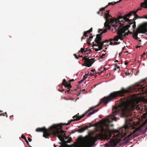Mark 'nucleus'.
<instances>
[{
    "label": "nucleus",
    "mask_w": 147,
    "mask_h": 147,
    "mask_svg": "<svg viewBox=\"0 0 147 147\" xmlns=\"http://www.w3.org/2000/svg\"><path fill=\"white\" fill-rule=\"evenodd\" d=\"M109 126V125H107V128L106 129L102 127L100 133L96 137H93L90 135L85 137L82 144V147H91L94 144L97 139L102 140H108L111 137V133H117V134L115 136V139L117 140H121L122 138L125 135L126 131L129 128L128 126L125 125L120 129V132L116 130H111L107 128Z\"/></svg>",
    "instance_id": "obj_1"
},
{
    "label": "nucleus",
    "mask_w": 147,
    "mask_h": 147,
    "mask_svg": "<svg viewBox=\"0 0 147 147\" xmlns=\"http://www.w3.org/2000/svg\"><path fill=\"white\" fill-rule=\"evenodd\" d=\"M129 91L127 89L122 88L121 90L118 91L114 92H111L109 96L105 97L100 100L99 104L97 105L90 107L88 110V111H89L98 107L99 105L103 103L104 105L107 104L109 102L112 100L114 98L117 97H122L124 96V94L126 93H128Z\"/></svg>",
    "instance_id": "obj_2"
},
{
    "label": "nucleus",
    "mask_w": 147,
    "mask_h": 147,
    "mask_svg": "<svg viewBox=\"0 0 147 147\" xmlns=\"http://www.w3.org/2000/svg\"><path fill=\"white\" fill-rule=\"evenodd\" d=\"M137 108V106L134 103L126 102L124 101L118 107H113L112 110V113L113 115H115L121 112L123 114H124L126 112L134 110Z\"/></svg>",
    "instance_id": "obj_3"
},
{
    "label": "nucleus",
    "mask_w": 147,
    "mask_h": 147,
    "mask_svg": "<svg viewBox=\"0 0 147 147\" xmlns=\"http://www.w3.org/2000/svg\"><path fill=\"white\" fill-rule=\"evenodd\" d=\"M57 127V125H52L48 129L45 127L38 128L36 129V131L37 132H43V136L46 138H49V136L52 134L54 136L61 139L62 136L60 135L61 133L59 131Z\"/></svg>",
    "instance_id": "obj_4"
},
{
    "label": "nucleus",
    "mask_w": 147,
    "mask_h": 147,
    "mask_svg": "<svg viewBox=\"0 0 147 147\" xmlns=\"http://www.w3.org/2000/svg\"><path fill=\"white\" fill-rule=\"evenodd\" d=\"M147 32V22H143L139 25L136 30H133V34L131 32H129L130 34H133V37L136 39L138 38L137 35L138 34H145Z\"/></svg>",
    "instance_id": "obj_5"
},
{
    "label": "nucleus",
    "mask_w": 147,
    "mask_h": 147,
    "mask_svg": "<svg viewBox=\"0 0 147 147\" xmlns=\"http://www.w3.org/2000/svg\"><path fill=\"white\" fill-rule=\"evenodd\" d=\"M125 24L121 23V22L119 23L118 24V25L119 24V26L117 27V26L116 27L117 29H115V31L118 30L117 34L119 36V38L120 39L122 40L123 39L124 37H125L126 35H127L129 34L130 31L128 30L127 32L125 33L124 34H123L124 33L125 31L127 30L128 28L131 25L130 24H127V25L123 26L122 28H119L121 26H123Z\"/></svg>",
    "instance_id": "obj_6"
},
{
    "label": "nucleus",
    "mask_w": 147,
    "mask_h": 147,
    "mask_svg": "<svg viewBox=\"0 0 147 147\" xmlns=\"http://www.w3.org/2000/svg\"><path fill=\"white\" fill-rule=\"evenodd\" d=\"M132 14V12H130L128 13L127 14H126L123 16H118V23L120 22L119 20L121 19H123V20H121L122 23L125 22H127V24H133L132 27L134 28H135L136 27V22L134 21V18L131 20H129L127 17L130 16Z\"/></svg>",
    "instance_id": "obj_7"
},
{
    "label": "nucleus",
    "mask_w": 147,
    "mask_h": 147,
    "mask_svg": "<svg viewBox=\"0 0 147 147\" xmlns=\"http://www.w3.org/2000/svg\"><path fill=\"white\" fill-rule=\"evenodd\" d=\"M60 131H59L61 132V134L60 135L62 136V139H59L61 141L63 142V144L59 146V147H72V145H69L67 144V143H70L72 139L71 137H70L69 138L68 137H66L65 136V134H64L65 131L60 129Z\"/></svg>",
    "instance_id": "obj_8"
},
{
    "label": "nucleus",
    "mask_w": 147,
    "mask_h": 147,
    "mask_svg": "<svg viewBox=\"0 0 147 147\" xmlns=\"http://www.w3.org/2000/svg\"><path fill=\"white\" fill-rule=\"evenodd\" d=\"M109 10L106 11V13L104 14V18L106 20V21H109L110 23H111V24L113 27L114 29H117L116 28V27L118 26V18H115L114 19L111 18H109L110 17H112L111 15L109 13Z\"/></svg>",
    "instance_id": "obj_9"
},
{
    "label": "nucleus",
    "mask_w": 147,
    "mask_h": 147,
    "mask_svg": "<svg viewBox=\"0 0 147 147\" xmlns=\"http://www.w3.org/2000/svg\"><path fill=\"white\" fill-rule=\"evenodd\" d=\"M116 120V118L114 116L112 115L109 116L105 119H103V122L104 123H110L112 122L113 120Z\"/></svg>",
    "instance_id": "obj_10"
},
{
    "label": "nucleus",
    "mask_w": 147,
    "mask_h": 147,
    "mask_svg": "<svg viewBox=\"0 0 147 147\" xmlns=\"http://www.w3.org/2000/svg\"><path fill=\"white\" fill-rule=\"evenodd\" d=\"M116 144L114 140L111 139L108 143L105 144V146L107 147H114Z\"/></svg>",
    "instance_id": "obj_11"
},
{
    "label": "nucleus",
    "mask_w": 147,
    "mask_h": 147,
    "mask_svg": "<svg viewBox=\"0 0 147 147\" xmlns=\"http://www.w3.org/2000/svg\"><path fill=\"white\" fill-rule=\"evenodd\" d=\"M75 121V120L74 119H71L70 121H68V123H63V124L61 123L60 125H56L58 127L57 128H58V130H59V131H60L61 130H61H62V126H61V125H69L70 123H71V121Z\"/></svg>",
    "instance_id": "obj_12"
},
{
    "label": "nucleus",
    "mask_w": 147,
    "mask_h": 147,
    "mask_svg": "<svg viewBox=\"0 0 147 147\" xmlns=\"http://www.w3.org/2000/svg\"><path fill=\"white\" fill-rule=\"evenodd\" d=\"M82 59L83 60H84V62L85 63H92L93 64L94 62V58L89 59L84 57H83Z\"/></svg>",
    "instance_id": "obj_13"
},
{
    "label": "nucleus",
    "mask_w": 147,
    "mask_h": 147,
    "mask_svg": "<svg viewBox=\"0 0 147 147\" xmlns=\"http://www.w3.org/2000/svg\"><path fill=\"white\" fill-rule=\"evenodd\" d=\"M102 35L100 33L96 35V37L94 40V41L96 43H97L98 42L101 41L102 37Z\"/></svg>",
    "instance_id": "obj_14"
},
{
    "label": "nucleus",
    "mask_w": 147,
    "mask_h": 147,
    "mask_svg": "<svg viewBox=\"0 0 147 147\" xmlns=\"http://www.w3.org/2000/svg\"><path fill=\"white\" fill-rule=\"evenodd\" d=\"M138 90H141L143 92H147V85H146L145 86H143L142 85H141Z\"/></svg>",
    "instance_id": "obj_15"
},
{
    "label": "nucleus",
    "mask_w": 147,
    "mask_h": 147,
    "mask_svg": "<svg viewBox=\"0 0 147 147\" xmlns=\"http://www.w3.org/2000/svg\"><path fill=\"white\" fill-rule=\"evenodd\" d=\"M140 7L147 8V0H145L143 2L141 3Z\"/></svg>",
    "instance_id": "obj_16"
},
{
    "label": "nucleus",
    "mask_w": 147,
    "mask_h": 147,
    "mask_svg": "<svg viewBox=\"0 0 147 147\" xmlns=\"http://www.w3.org/2000/svg\"><path fill=\"white\" fill-rule=\"evenodd\" d=\"M85 116V114H83L80 116H77L76 115L74 116L73 117L74 119L75 120V121H78L80 120L83 117Z\"/></svg>",
    "instance_id": "obj_17"
},
{
    "label": "nucleus",
    "mask_w": 147,
    "mask_h": 147,
    "mask_svg": "<svg viewBox=\"0 0 147 147\" xmlns=\"http://www.w3.org/2000/svg\"><path fill=\"white\" fill-rule=\"evenodd\" d=\"M109 23L111 24L109 21H106L104 23V26L105 28L108 29H111V26L109 25Z\"/></svg>",
    "instance_id": "obj_18"
},
{
    "label": "nucleus",
    "mask_w": 147,
    "mask_h": 147,
    "mask_svg": "<svg viewBox=\"0 0 147 147\" xmlns=\"http://www.w3.org/2000/svg\"><path fill=\"white\" fill-rule=\"evenodd\" d=\"M96 44H95V46H104L105 47H106L107 46H108L109 45H104V42H101V41L98 42H97V43H96Z\"/></svg>",
    "instance_id": "obj_19"
},
{
    "label": "nucleus",
    "mask_w": 147,
    "mask_h": 147,
    "mask_svg": "<svg viewBox=\"0 0 147 147\" xmlns=\"http://www.w3.org/2000/svg\"><path fill=\"white\" fill-rule=\"evenodd\" d=\"M99 110L98 109H97L94 110H93L92 112H91L88 113V115H87V116L88 117H89L91 115H92L96 112H97Z\"/></svg>",
    "instance_id": "obj_20"
},
{
    "label": "nucleus",
    "mask_w": 147,
    "mask_h": 147,
    "mask_svg": "<svg viewBox=\"0 0 147 147\" xmlns=\"http://www.w3.org/2000/svg\"><path fill=\"white\" fill-rule=\"evenodd\" d=\"M122 1V0H119V1H117V2H111V3H108V4L106 6H105V7H107L108 6L110 5H115V4L117 3H119V2H120L121 1Z\"/></svg>",
    "instance_id": "obj_21"
},
{
    "label": "nucleus",
    "mask_w": 147,
    "mask_h": 147,
    "mask_svg": "<svg viewBox=\"0 0 147 147\" xmlns=\"http://www.w3.org/2000/svg\"><path fill=\"white\" fill-rule=\"evenodd\" d=\"M107 30L106 29H105L103 31H102V30L101 29H99L98 31V32L101 34L102 35L103 33H105L107 31Z\"/></svg>",
    "instance_id": "obj_22"
},
{
    "label": "nucleus",
    "mask_w": 147,
    "mask_h": 147,
    "mask_svg": "<svg viewBox=\"0 0 147 147\" xmlns=\"http://www.w3.org/2000/svg\"><path fill=\"white\" fill-rule=\"evenodd\" d=\"M92 64V63H85L82 64V66H86L88 67H90L91 66Z\"/></svg>",
    "instance_id": "obj_23"
},
{
    "label": "nucleus",
    "mask_w": 147,
    "mask_h": 147,
    "mask_svg": "<svg viewBox=\"0 0 147 147\" xmlns=\"http://www.w3.org/2000/svg\"><path fill=\"white\" fill-rule=\"evenodd\" d=\"M65 87V88H67L68 89H69L71 88L72 87L71 86V84L70 83L68 84L67 83L66 84L64 85Z\"/></svg>",
    "instance_id": "obj_24"
},
{
    "label": "nucleus",
    "mask_w": 147,
    "mask_h": 147,
    "mask_svg": "<svg viewBox=\"0 0 147 147\" xmlns=\"http://www.w3.org/2000/svg\"><path fill=\"white\" fill-rule=\"evenodd\" d=\"M6 116L7 117V115L6 112L4 113H3V111H1L0 110V116Z\"/></svg>",
    "instance_id": "obj_25"
},
{
    "label": "nucleus",
    "mask_w": 147,
    "mask_h": 147,
    "mask_svg": "<svg viewBox=\"0 0 147 147\" xmlns=\"http://www.w3.org/2000/svg\"><path fill=\"white\" fill-rule=\"evenodd\" d=\"M75 131H76L79 133H82L84 131V130H83V129L82 128L80 129L75 130Z\"/></svg>",
    "instance_id": "obj_26"
},
{
    "label": "nucleus",
    "mask_w": 147,
    "mask_h": 147,
    "mask_svg": "<svg viewBox=\"0 0 147 147\" xmlns=\"http://www.w3.org/2000/svg\"><path fill=\"white\" fill-rule=\"evenodd\" d=\"M118 36H115L113 40L114 41H118V40L119 39V36L118 35Z\"/></svg>",
    "instance_id": "obj_27"
},
{
    "label": "nucleus",
    "mask_w": 147,
    "mask_h": 147,
    "mask_svg": "<svg viewBox=\"0 0 147 147\" xmlns=\"http://www.w3.org/2000/svg\"><path fill=\"white\" fill-rule=\"evenodd\" d=\"M67 83L65 79H63V82L62 83V84H61V85H63L64 86V85H65V84H67Z\"/></svg>",
    "instance_id": "obj_28"
},
{
    "label": "nucleus",
    "mask_w": 147,
    "mask_h": 147,
    "mask_svg": "<svg viewBox=\"0 0 147 147\" xmlns=\"http://www.w3.org/2000/svg\"><path fill=\"white\" fill-rule=\"evenodd\" d=\"M135 19H134V21H135V20L137 18H142V17H139L137 14H135L134 15Z\"/></svg>",
    "instance_id": "obj_29"
},
{
    "label": "nucleus",
    "mask_w": 147,
    "mask_h": 147,
    "mask_svg": "<svg viewBox=\"0 0 147 147\" xmlns=\"http://www.w3.org/2000/svg\"><path fill=\"white\" fill-rule=\"evenodd\" d=\"M136 131V130H134L131 134H130L128 135V136H127L129 138V137H130L132 135V134H134Z\"/></svg>",
    "instance_id": "obj_30"
},
{
    "label": "nucleus",
    "mask_w": 147,
    "mask_h": 147,
    "mask_svg": "<svg viewBox=\"0 0 147 147\" xmlns=\"http://www.w3.org/2000/svg\"><path fill=\"white\" fill-rule=\"evenodd\" d=\"M80 51L81 53H84V49L83 48H81L80 49ZM79 52H80V51Z\"/></svg>",
    "instance_id": "obj_31"
},
{
    "label": "nucleus",
    "mask_w": 147,
    "mask_h": 147,
    "mask_svg": "<svg viewBox=\"0 0 147 147\" xmlns=\"http://www.w3.org/2000/svg\"><path fill=\"white\" fill-rule=\"evenodd\" d=\"M107 69H106L105 68H104L103 69V70L101 72H100L99 73H96V74H97L98 73V74L100 75V74H101L102 73V72L103 71H105Z\"/></svg>",
    "instance_id": "obj_32"
},
{
    "label": "nucleus",
    "mask_w": 147,
    "mask_h": 147,
    "mask_svg": "<svg viewBox=\"0 0 147 147\" xmlns=\"http://www.w3.org/2000/svg\"><path fill=\"white\" fill-rule=\"evenodd\" d=\"M88 74H86L83 77V80H85L88 77Z\"/></svg>",
    "instance_id": "obj_33"
},
{
    "label": "nucleus",
    "mask_w": 147,
    "mask_h": 147,
    "mask_svg": "<svg viewBox=\"0 0 147 147\" xmlns=\"http://www.w3.org/2000/svg\"><path fill=\"white\" fill-rule=\"evenodd\" d=\"M90 127L88 126H86V127L82 128L83 129V130H84V131H85L86 130L88 129L89 128H90Z\"/></svg>",
    "instance_id": "obj_34"
},
{
    "label": "nucleus",
    "mask_w": 147,
    "mask_h": 147,
    "mask_svg": "<svg viewBox=\"0 0 147 147\" xmlns=\"http://www.w3.org/2000/svg\"><path fill=\"white\" fill-rule=\"evenodd\" d=\"M93 36H90L89 38H87V40L88 41H90V40H91L93 38Z\"/></svg>",
    "instance_id": "obj_35"
},
{
    "label": "nucleus",
    "mask_w": 147,
    "mask_h": 147,
    "mask_svg": "<svg viewBox=\"0 0 147 147\" xmlns=\"http://www.w3.org/2000/svg\"><path fill=\"white\" fill-rule=\"evenodd\" d=\"M98 123H96L93 125V126L98 127Z\"/></svg>",
    "instance_id": "obj_36"
},
{
    "label": "nucleus",
    "mask_w": 147,
    "mask_h": 147,
    "mask_svg": "<svg viewBox=\"0 0 147 147\" xmlns=\"http://www.w3.org/2000/svg\"><path fill=\"white\" fill-rule=\"evenodd\" d=\"M21 138H22L24 139L25 140L27 139L24 136L23 134H22L21 136Z\"/></svg>",
    "instance_id": "obj_37"
},
{
    "label": "nucleus",
    "mask_w": 147,
    "mask_h": 147,
    "mask_svg": "<svg viewBox=\"0 0 147 147\" xmlns=\"http://www.w3.org/2000/svg\"><path fill=\"white\" fill-rule=\"evenodd\" d=\"M106 7H104L102 8H100V11H104L105 10V9L106 8Z\"/></svg>",
    "instance_id": "obj_38"
},
{
    "label": "nucleus",
    "mask_w": 147,
    "mask_h": 147,
    "mask_svg": "<svg viewBox=\"0 0 147 147\" xmlns=\"http://www.w3.org/2000/svg\"><path fill=\"white\" fill-rule=\"evenodd\" d=\"M85 32H84V33L83 36H84L85 37L88 36L87 35V33L85 34Z\"/></svg>",
    "instance_id": "obj_39"
},
{
    "label": "nucleus",
    "mask_w": 147,
    "mask_h": 147,
    "mask_svg": "<svg viewBox=\"0 0 147 147\" xmlns=\"http://www.w3.org/2000/svg\"><path fill=\"white\" fill-rule=\"evenodd\" d=\"M74 55L76 59H78L79 57L77 56L76 55V54H74Z\"/></svg>",
    "instance_id": "obj_40"
},
{
    "label": "nucleus",
    "mask_w": 147,
    "mask_h": 147,
    "mask_svg": "<svg viewBox=\"0 0 147 147\" xmlns=\"http://www.w3.org/2000/svg\"><path fill=\"white\" fill-rule=\"evenodd\" d=\"M105 54H106V53L105 54H103L102 55L100 56V58H101V59H103V57H104V56H105Z\"/></svg>",
    "instance_id": "obj_41"
},
{
    "label": "nucleus",
    "mask_w": 147,
    "mask_h": 147,
    "mask_svg": "<svg viewBox=\"0 0 147 147\" xmlns=\"http://www.w3.org/2000/svg\"><path fill=\"white\" fill-rule=\"evenodd\" d=\"M98 49L99 50H100L102 49V46H98Z\"/></svg>",
    "instance_id": "obj_42"
},
{
    "label": "nucleus",
    "mask_w": 147,
    "mask_h": 147,
    "mask_svg": "<svg viewBox=\"0 0 147 147\" xmlns=\"http://www.w3.org/2000/svg\"><path fill=\"white\" fill-rule=\"evenodd\" d=\"M84 80H83V79H82V80H81L80 81H79V82H78V83L79 84H81V83Z\"/></svg>",
    "instance_id": "obj_43"
},
{
    "label": "nucleus",
    "mask_w": 147,
    "mask_h": 147,
    "mask_svg": "<svg viewBox=\"0 0 147 147\" xmlns=\"http://www.w3.org/2000/svg\"><path fill=\"white\" fill-rule=\"evenodd\" d=\"M58 90H59V91L61 92H64V91H65V90L64 89H63V90H60L59 89Z\"/></svg>",
    "instance_id": "obj_44"
},
{
    "label": "nucleus",
    "mask_w": 147,
    "mask_h": 147,
    "mask_svg": "<svg viewBox=\"0 0 147 147\" xmlns=\"http://www.w3.org/2000/svg\"><path fill=\"white\" fill-rule=\"evenodd\" d=\"M115 67H116L117 68V69H119L120 68L118 66H117V64L115 65Z\"/></svg>",
    "instance_id": "obj_45"
},
{
    "label": "nucleus",
    "mask_w": 147,
    "mask_h": 147,
    "mask_svg": "<svg viewBox=\"0 0 147 147\" xmlns=\"http://www.w3.org/2000/svg\"><path fill=\"white\" fill-rule=\"evenodd\" d=\"M109 42V40H105L104 41H103V42H104V43H107V42Z\"/></svg>",
    "instance_id": "obj_46"
},
{
    "label": "nucleus",
    "mask_w": 147,
    "mask_h": 147,
    "mask_svg": "<svg viewBox=\"0 0 147 147\" xmlns=\"http://www.w3.org/2000/svg\"><path fill=\"white\" fill-rule=\"evenodd\" d=\"M94 50L96 51H98L99 50V49L97 48L94 49Z\"/></svg>",
    "instance_id": "obj_47"
},
{
    "label": "nucleus",
    "mask_w": 147,
    "mask_h": 147,
    "mask_svg": "<svg viewBox=\"0 0 147 147\" xmlns=\"http://www.w3.org/2000/svg\"><path fill=\"white\" fill-rule=\"evenodd\" d=\"M85 33H86L85 34H86V33L88 34V33H90V32L89 30H87V31H85Z\"/></svg>",
    "instance_id": "obj_48"
},
{
    "label": "nucleus",
    "mask_w": 147,
    "mask_h": 147,
    "mask_svg": "<svg viewBox=\"0 0 147 147\" xmlns=\"http://www.w3.org/2000/svg\"><path fill=\"white\" fill-rule=\"evenodd\" d=\"M25 141H26V143L28 144L30 146L29 143L28 142V141L27 140V139H26V140H25Z\"/></svg>",
    "instance_id": "obj_49"
},
{
    "label": "nucleus",
    "mask_w": 147,
    "mask_h": 147,
    "mask_svg": "<svg viewBox=\"0 0 147 147\" xmlns=\"http://www.w3.org/2000/svg\"><path fill=\"white\" fill-rule=\"evenodd\" d=\"M74 81V79H71L70 80H69V82H73Z\"/></svg>",
    "instance_id": "obj_50"
},
{
    "label": "nucleus",
    "mask_w": 147,
    "mask_h": 147,
    "mask_svg": "<svg viewBox=\"0 0 147 147\" xmlns=\"http://www.w3.org/2000/svg\"><path fill=\"white\" fill-rule=\"evenodd\" d=\"M89 125H90V126H89V127H90L93 126V125H92L91 123H89Z\"/></svg>",
    "instance_id": "obj_51"
},
{
    "label": "nucleus",
    "mask_w": 147,
    "mask_h": 147,
    "mask_svg": "<svg viewBox=\"0 0 147 147\" xmlns=\"http://www.w3.org/2000/svg\"><path fill=\"white\" fill-rule=\"evenodd\" d=\"M87 43L89 45H90V41H88L87 40Z\"/></svg>",
    "instance_id": "obj_52"
},
{
    "label": "nucleus",
    "mask_w": 147,
    "mask_h": 147,
    "mask_svg": "<svg viewBox=\"0 0 147 147\" xmlns=\"http://www.w3.org/2000/svg\"><path fill=\"white\" fill-rule=\"evenodd\" d=\"M28 139L29 141L30 142H31L32 140V139L30 138H28Z\"/></svg>",
    "instance_id": "obj_53"
},
{
    "label": "nucleus",
    "mask_w": 147,
    "mask_h": 147,
    "mask_svg": "<svg viewBox=\"0 0 147 147\" xmlns=\"http://www.w3.org/2000/svg\"><path fill=\"white\" fill-rule=\"evenodd\" d=\"M109 45H113V43L112 42H111L110 43Z\"/></svg>",
    "instance_id": "obj_54"
},
{
    "label": "nucleus",
    "mask_w": 147,
    "mask_h": 147,
    "mask_svg": "<svg viewBox=\"0 0 147 147\" xmlns=\"http://www.w3.org/2000/svg\"><path fill=\"white\" fill-rule=\"evenodd\" d=\"M142 9V8L141 7H139L137 9V11L140 10Z\"/></svg>",
    "instance_id": "obj_55"
},
{
    "label": "nucleus",
    "mask_w": 147,
    "mask_h": 147,
    "mask_svg": "<svg viewBox=\"0 0 147 147\" xmlns=\"http://www.w3.org/2000/svg\"><path fill=\"white\" fill-rule=\"evenodd\" d=\"M69 90H70V89H69V90H67L66 91H64V92H65V93L66 92H69Z\"/></svg>",
    "instance_id": "obj_56"
},
{
    "label": "nucleus",
    "mask_w": 147,
    "mask_h": 147,
    "mask_svg": "<svg viewBox=\"0 0 147 147\" xmlns=\"http://www.w3.org/2000/svg\"><path fill=\"white\" fill-rule=\"evenodd\" d=\"M87 51H88V48H86V50L84 49V53H86Z\"/></svg>",
    "instance_id": "obj_57"
},
{
    "label": "nucleus",
    "mask_w": 147,
    "mask_h": 147,
    "mask_svg": "<svg viewBox=\"0 0 147 147\" xmlns=\"http://www.w3.org/2000/svg\"><path fill=\"white\" fill-rule=\"evenodd\" d=\"M92 28H91L89 30L90 32H92Z\"/></svg>",
    "instance_id": "obj_58"
},
{
    "label": "nucleus",
    "mask_w": 147,
    "mask_h": 147,
    "mask_svg": "<svg viewBox=\"0 0 147 147\" xmlns=\"http://www.w3.org/2000/svg\"><path fill=\"white\" fill-rule=\"evenodd\" d=\"M113 40H113V39L111 38L109 40V41H110L111 42V41H113Z\"/></svg>",
    "instance_id": "obj_59"
},
{
    "label": "nucleus",
    "mask_w": 147,
    "mask_h": 147,
    "mask_svg": "<svg viewBox=\"0 0 147 147\" xmlns=\"http://www.w3.org/2000/svg\"><path fill=\"white\" fill-rule=\"evenodd\" d=\"M130 12H132V13H133L134 15H135V14H134V13H135V11H131Z\"/></svg>",
    "instance_id": "obj_60"
},
{
    "label": "nucleus",
    "mask_w": 147,
    "mask_h": 147,
    "mask_svg": "<svg viewBox=\"0 0 147 147\" xmlns=\"http://www.w3.org/2000/svg\"><path fill=\"white\" fill-rule=\"evenodd\" d=\"M118 43L116 42H115L113 43V45H117Z\"/></svg>",
    "instance_id": "obj_61"
},
{
    "label": "nucleus",
    "mask_w": 147,
    "mask_h": 147,
    "mask_svg": "<svg viewBox=\"0 0 147 147\" xmlns=\"http://www.w3.org/2000/svg\"><path fill=\"white\" fill-rule=\"evenodd\" d=\"M117 70V67H115L113 69V70L114 71H116Z\"/></svg>",
    "instance_id": "obj_62"
},
{
    "label": "nucleus",
    "mask_w": 147,
    "mask_h": 147,
    "mask_svg": "<svg viewBox=\"0 0 147 147\" xmlns=\"http://www.w3.org/2000/svg\"><path fill=\"white\" fill-rule=\"evenodd\" d=\"M101 11H100V10H99L97 11V13L98 14H99L100 13V12Z\"/></svg>",
    "instance_id": "obj_63"
},
{
    "label": "nucleus",
    "mask_w": 147,
    "mask_h": 147,
    "mask_svg": "<svg viewBox=\"0 0 147 147\" xmlns=\"http://www.w3.org/2000/svg\"><path fill=\"white\" fill-rule=\"evenodd\" d=\"M143 18L147 19V16H144L143 17Z\"/></svg>",
    "instance_id": "obj_64"
}]
</instances>
